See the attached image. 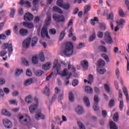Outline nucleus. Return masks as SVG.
Wrapping results in <instances>:
<instances>
[{
  "label": "nucleus",
  "mask_w": 129,
  "mask_h": 129,
  "mask_svg": "<svg viewBox=\"0 0 129 129\" xmlns=\"http://www.w3.org/2000/svg\"><path fill=\"white\" fill-rule=\"evenodd\" d=\"M74 52V46L73 45V43L72 42H68L66 44V48L63 51V54L66 55V56H71V55L73 54Z\"/></svg>",
  "instance_id": "f257e3e1"
},
{
  "label": "nucleus",
  "mask_w": 129,
  "mask_h": 129,
  "mask_svg": "<svg viewBox=\"0 0 129 129\" xmlns=\"http://www.w3.org/2000/svg\"><path fill=\"white\" fill-rule=\"evenodd\" d=\"M19 120L22 125H31V118L27 115L20 116Z\"/></svg>",
  "instance_id": "f03ea898"
},
{
  "label": "nucleus",
  "mask_w": 129,
  "mask_h": 129,
  "mask_svg": "<svg viewBox=\"0 0 129 129\" xmlns=\"http://www.w3.org/2000/svg\"><path fill=\"white\" fill-rule=\"evenodd\" d=\"M2 48L3 49V50H7V49H8V52L10 55H12L13 53V51H14V49L13 48V43H3L2 46Z\"/></svg>",
  "instance_id": "7ed1b4c3"
},
{
  "label": "nucleus",
  "mask_w": 129,
  "mask_h": 129,
  "mask_svg": "<svg viewBox=\"0 0 129 129\" xmlns=\"http://www.w3.org/2000/svg\"><path fill=\"white\" fill-rule=\"evenodd\" d=\"M52 19L57 23H63L65 22V17L63 15H59L57 14H54L52 15Z\"/></svg>",
  "instance_id": "20e7f679"
},
{
  "label": "nucleus",
  "mask_w": 129,
  "mask_h": 129,
  "mask_svg": "<svg viewBox=\"0 0 129 129\" xmlns=\"http://www.w3.org/2000/svg\"><path fill=\"white\" fill-rule=\"evenodd\" d=\"M34 101L36 104H33L29 107V111L30 113H34L35 111L37 110V108H38V104H39V100L38 99V98L34 97Z\"/></svg>",
  "instance_id": "39448f33"
},
{
  "label": "nucleus",
  "mask_w": 129,
  "mask_h": 129,
  "mask_svg": "<svg viewBox=\"0 0 129 129\" xmlns=\"http://www.w3.org/2000/svg\"><path fill=\"white\" fill-rule=\"evenodd\" d=\"M105 41L107 44H112L113 43V40H112V38L110 36V33L108 32H106L105 33Z\"/></svg>",
  "instance_id": "423d86ee"
},
{
  "label": "nucleus",
  "mask_w": 129,
  "mask_h": 129,
  "mask_svg": "<svg viewBox=\"0 0 129 129\" xmlns=\"http://www.w3.org/2000/svg\"><path fill=\"white\" fill-rule=\"evenodd\" d=\"M3 123L4 124V126L6 128H11L13 126V124L12 123V122L8 119H4L3 120Z\"/></svg>",
  "instance_id": "0eeeda50"
},
{
  "label": "nucleus",
  "mask_w": 129,
  "mask_h": 129,
  "mask_svg": "<svg viewBox=\"0 0 129 129\" xmlns=\"http://www.w3.org/2000/svg\"><path fill=\"white\" fill-rule=\"evenodd\" d=\"M41 35L42 38H45V37H46L47 39H50V36L48 34V30L46 27L42 28L41 30Z\"/></svg>",
  "instance_id": "6e6552de"
},
{
  "label": "nucleus",
  "mask_w": 129,
  "mask_h": 129,
  "mask_svg": "<svg viewBox=\"0 0 129 129\" xmlns=\"http://www.w3.org/2000/svg\"><path fill=\"white\" fill-rule=\"evenodd\" d=\"M31 43V38H27L23 42V46L24 48H29Z\"/></svg>",
  "instance_id": "1a4fd4ad"
},
{
  "label": "nucleus",
  "mask_w": 129,
  "mask_h": 129,
  "mask_svg": "<svg viewBox=\"0 0 129 129\" xmlns=\"http://www.w3.org/2000/svg\"><path fill=\"white\" fill-rule=\"evenodd\" d=\"M33 18L34 16H33V14L28 13H26L24 17V20L26 21H32Z\"/></svg>",
  "instance_id": "9d476101"
},
{
  "label": "nucleus",
  "mask_w": 129,
  "mask_h": 129,
  "mask_svg": "<svg viewBox=\"0 0 129 129\" xmlns=\"http://www.w3.org/2000/svg\"><path fill=\"white\" fill-rule=\"evenodd\" d=\"M19 34L20 36H22V37H25L29 34V31L26 29L21 28L19 30Z\"/></svg>",
  "instance_id": "9b49d317"
},
{
  "label": "nucleus",
  "mask_w": 129,
  "mask_h": 129,
  "mask_svg": "<svg viewBox=\"0 0 129 129\" xmlns=\"http://www.w3.org/2000/svg\"><path fill=\"white\" fill-rule=\"evenodd\" d=\"M81 65L84 70H87V69H88V66H89L88 61L86 60L82 61L81 62Z\"/></svg>",
  "instance_id": "f8f14e48"
},
{
  "label": "nucleus",
  "mask_w": 129,
  "mask_h": 129,
  "mask_svg": "<svg viewBox=\"0 0 129 129\" xmlns=\"http://www.w3.org/2000/svg\"><path fill=\"white\" fill-rule=\"evenodd\" d=\"M93 76L91 74H90L88 76V81L84 79V81L85 83H86L87 82L88 84H90L91 85L92 84V82H93Z\"/></svg>",
  "instance_id": "ddd939ff"
},
{
  "label": "nucleus",
  "mask_w": 129,
  "mask_h": 129,
  "mask_svg": "<svg viewBox=\"0 0 129 129\" xmlns=\"http://www.w3.org/2000/svg\"><path fill=\"white\" fill-rule=\"evenodd\" d=\"M76 111L78 113V114L81 115L82 114L83 112H84V109L81 105H79L77 106L76 109Z\"/></svg>",
  "instance_id": "4468645a"
},
{
  "label": "nucleus",
  "mask_w": 129,
  "mask_h": 129,
  "mask_svg": "<svg viewBox=\"0 0 129 129\" xmlns=\"http://www.w3.org/2000/svg\"><path fill=\"white\" fill-rule=\"evenodd\" d=\"M55 94L53 95V96L52 97L51 100L52 101H55L56 100V98H57V95L60 91H61V90L59 89V88L56 87L55 88Z\"/></svg>",
  "instance_id": "2eb2a0df"
},
{
  "label": "nucleus",
  "mask_w": 129,
  "mask_h": 129,
  "mask_svg": "<svg viewBox=\"0 0 129 129\" xmlns=\"http://www.w3.org/2000/svg\"><path fill=\"white\" fill-rule=\"evenodd\" d=\"M54 66L53 68H56V71L57 73L59 72V70H60V64L58 63V60L56 59L54 60L53 62Z\"/></svg>",
  "instance_id": "dca6fc26"
},
{
  "label": "nucleus",
  "mask_w": 129,
  "mask_h": 129,
  "mask_svg": "<svg viewBox=\"0 0 129 129\" xmlns=\"http://www.w3.org/2000/svg\"><path fill=\"white\" fill-rule=\"evenodd\" d=\"M83 101L86 106H87L88 107H89V106H90V102L89 101V98H88L87 96H85L84 97Z\"/></svg>",
  "instance_id": "f3484780"
},
{
  "label": "nucleus",
  "mask_w": 129,
  "mask_h": 129,
  "mask_svg": "<svg viewBox=\"0 0 129 129\" xmlns=\"http://www.w3.org/2000/svg\"><path fill=\"white\" fill-rule=\"evenodd\" d=\"M23 25L24 27H26V28H28V29H33V28H34V24L33 23L23 22Z\"/></svg>",
  "instance_id": "a211bd4d"
},
{
  "label": "nucleus",
  "mask_w": 129,
  "mask_h": 129,
  "mask_svg": "<svg viewBox=\"0 0 129 129\" xmlns=\"http://www.w3.org/2000/svg\"><path fill=\"white\" fill-rule=\"evenodd\" d=\"M105 66V61L102 59H100L98 62V67L99 68H102Z\"/></svg>",
  "instance_id": "6ab92c4d"
},
{
  "label": "nucleus",
  "mask_w": 129,
  "mask_h": 129,
  "mask_svg": "<svg viewBox=\"0 0 129 129\" xmlns=\"http://www.w3.org/2000/svg\"><path fill=\"white\" fill-rule=\"evenodd\" d=\"M91 10L90 5H87L84 7V15H87L88 13Z\"/></svg>",
  "instance_id": "aec40b11"
},
{
  "label": "nucleus",
  "mask_w": 129,
  "mask_h": 129,
  "mask_svg": "<svg viewBox=\"0 0 129 129\" xmlns=\"http://www.w3.org/2000/svg\"><path fill=\"white\" fill-rule=\"evenodd\" d=\"M66 35V30H64L62 31H61L59 35V41H62L63 39L65 37V36Z\"/></svg>",
  "instance_id": "412c9836"
},
{
  "label": "nucleus",
  "mask_w": 129,
  "mask_h": 129,
  "mask_svg": "<svg viewBox=\"0 0 129 129\" xmlns=\"http://www.w3.org/2000/svg\"><path fill=\"white\" fill-rule=\"evenodd\" d=\"M34 73L35 75H36V76L39 77V76H42V75L44 74V72L42 70H38L35 71L34 72Z\"/></svg>",
  "instance_id": "4be33fe9"
},
{
  "label": "nucleus",
  "mask_w": 129,
  "mask_h": 129,
  "mask_svg": "<svg viewBox=\"0 0 129 129\" xmlns=\"http://www.w3.org/2000/svg\"><path fill=\"white\" fill-rule=\"evenodd\" d=\"M85 91L87 93H90V94L93 93V90L89 86H86Z\"/></svg>",
  "instance_id": "5701e85b"
},
{
  "label": "nucleus",
  "mask_w": 129,
  "mask_h": 129,
  "mask_svg": "<svg viewBox=\"0 0 129 129\" xmlns=\"http://www.w3.org/2000/svg\"><path fill=\"white\" fill-rule=\"evenodd\" d=\"M36 119H45V115L41 114V113H37L35 116Z\"/></svg>",
  "instance_id": "b1692460"
},
{
  "label": "nucleus",
  "mask_w": 129,
  "mask_h": 129,
  "mask_svg": "<svg viewBox=\"0 0 129 129\" xmlns=\"http://www.w3.org/2000/svg\"><path fill=\"white\" fill-rule=\"evenodd\" d=\"M37 43H38V38L37 37H33L31 41L32 47H34V46H36V45H37Z\"/></svg>",
  "instance_id": "393cba45"
},
{
  "label": "nucleus",
  "mask_w": 129,
  "mask_h": 129,
  "mask_svg": "<svg viewBox=\"0 0 129 129\" xmlns=\"http://www.w3.org/2000/svg\"><path fill=\"white\" fill-rule=\"evenodd\" d=\"M69 99L71 102H73L75 100L74 94L72 92H70L69 94Z\"/></svg>",
  "instance_id": "a878e982"
},
{
  "label": "nucleus",
  "mask_w": 129,
  "mask_h": 129,
  "mask_svg": "<svg viewBox=\"0 0 129 129\" xmlns=\"http://www.w3.org/2000/svg\"><path fill=\"white\" fill-rule=\"evenodd\" d=\"M51 63L50 62H46V64L42 66L43 70H49L50 69V66Z\"/></svg>",
  "instance_id": "bb28decb"
},
{
  "label": "nucleus",
  "mask_w": 129,
  "mask_h": 129,
  "mask_svg": "<svg viewBox=\"0 0 129 129\" xmlns=\"http://www.w3.org/2000/svg\"><path fill=\"white\" fill-rule=\"evenodd\" d=\"M33 83V79H28L24 83L25 86H28V85H31Z\"/></svg>",
  "instance_id": "cd10ccee"
},
{
  "label": "nucleus",
  "mask_w": 129,
  "mask_h": 129,
  "mask_svg": "<svg viewBox=\"0 0 129 129\" xmlns=\"http://www.w3.org/2000/svg\"><path fill=\"white\" fill-rule=\"evenodd\" d=\"M43 94H45V95H46V96H49L50 95V89H49V87H45V90L43 92Z\"/></svg>",
  "instance_id": "c85d7f7f"
},
{
  "label": "nucleus",
  "mask_w": 129,
  "mask_h": 129,
  "mask_svg": "<svg viewBox=\"0 0 129 129\" xmlns=\"http://www.w3.org/2000/svg\"><path fill=\"white\" fill-rule=\"evenodd\" d=\"M53 11L54 12L58 13V14H63V11H62L61 9L59 8V7L57 6L53 7Z\"/></svg>",
  "instance_id": "c756f323"
},
{
  "label": "nucleus",
  "mask_w": 129,
  "mask_h": 129,
  "mask_svg": "<svg viewBox=\"0 0 129 129\" xmlns=\"http://www.w3.org/2000/svg\"><path fill=\"white\" fill-rule=\"evenodd\" d=\"M61 8H62V9L66 10V11H68V10L70 9V3H67L66 4H63Z\"/></svg>",
  "instance_id": "7c9ffc66"
},
{
  "label": "nucleus",
  "mask_w": 129,
  "mask_h": 129,
  "mask_svg": "<svg viewBox=\"0 0 129 129\" xmlns=\"http://www.w3.org/2000/svg\"><path fill=\"white\" fill-rule=\"evenodd\" d=\"M98 49L100 52H104V53H106V52H107V50L106 49V47H105V46L100 45L99 46Z\"/></svg>",
  "instance_id": "2f4dec72"
},
{
  "label": "nucleus",
  "mask_w": 129,
  "mask_h": 129,
  "mask_svg": "<svg viewBox=\"0 0 129 129\" xmlns=\"http://www.w3.org/2000/svg\"><path fill=\"white\" fill-rule=\"evenodd\" d=\"M38 57L41 62H44V61H45V55H44V52H42L39 55Z\"/></svg>",
  "instance_id": "473e14b6"
},
{
  "label": "nucleus",
  "mask_w": 129,
  "mask_h": 129,
  "mask_svg": "<svg viewBox=\"0 0 129 129\" xmlns=\"http://www.w3.org/2000/svg\"><path fill=\"white\" fill-rule=\"evenodd\" d=\"M15 14H16V9L14 8H11L9 17H10V18H14Z\"/></svg>",
  "instance_id": "72a5a7b5"
},
{
  "label": "nucleus",
  "mask_w": 129,
  "mask_h": 129,
  "mask_svg": "<svg viewBox=\"0 0 129 129\" xmlns=\"http://www.w3.org/2000/svg\"><path fill=\"white\" fill-rule=\"evenodd\" d=\"M110 129H118L117 127V126L115 124V123H114L113 121H111L110 123Z\"/></svg>",
  "instance_id": "f704fd0d"
},
{
  "label": "nucleus",
  "mask_w": 129,
  "mask_h": 129,
  "mask_svg": "<svg viewBox=\"0 0 129 129\" xmlns=\"http://www.w3.org/2000/svg\"><path fill=\"white\" fill-rule=\"evenodd\" d=\"M32 61L33 64H38V57L36 55L33 56L32 58Z\"/></svg>",
  "instance_id": "c9c22d12"
},
{
  "label": "nucleus",
  "mask_w": 129,
  "mask_h": 129,
  "mask_svg": "<svg viewBox=\"0 0 129 129\" xmlns=\"http://www.w3.org/2000/svg\"><path fill=\"white\" fill-rule=\"evenodd\" d=\"M2 114H4V115H7L8 116H11V113L5 109L2 110Z\"/></svg>",
  "instance_id": "e433bc0d"
},
{
  "label": "nucleus",
  "mask_w": 129,
  "mask_h": 129,
  "mask_svg": "<svg viewBox=\"0 0 129 129\" xmlns=\"http://www.w3.org/2000/svg\"><path fill=\"white\" fill-rule=\"evenodd\" d=\"M32 100H33V99L32 98V96L31 95L27 96L25 98V101L27 102V103H32Z\"/></svg>",
  "instance_id": "4c0bfd02"
},
{
  "label": "nucleus",
  "mask_w": 129,
  "mask_h": 129,
  "mask_svg": "<svg viewBox=\"0 0 129 129\" xmlns=\"http://www.w3.org/2000/svg\"><path fill=\"white\" fill-rule=\"evenodd\" d=\"M118 14L120 17H122V18H123L125 16V15L123 13V10H122V9L120 8V7H119L118 9Z\"/></svg>",
  "instance_id": "58836bf2"
},
{
  "label": "nucleus",
  "mask_w": 129,
  "mask_h": 129,
  "mask_svg": "<svg viewBox=\"0 0 129 129\" xmlns=\"http://www.w3.org/2000/svg\"><path fill=\"white\" fill-rule=\"evenodd\" d=\"M32 4L33 6H35V8H32V11H33V12H35V11L37 10V9L36 8V5H38V4H39V0H33L32 2Z\"/></svg>",
  "instance_id": "ea45409f"
},
{
  "label": "nucleus",
  "mask_w": 129,
  "mask_h": 129,
  "mask_svg": "<svg viewBox=\"0 0 129 129\" xmlns=\"http://www.w3.org/2000/svg\"><path fill=\"white\" fill-rule=\"evenodd\" d=\"M70 69H71L72 72L75 73L76 71L75 68H74L73 66H71L70 62H69V65H68V70H70Z\"/></svg>",
  "instance_id": "a19ab883"
},
{
  "label": "nucleus",
  "mask_w": 129,
  "mask_h": 129,
  "mask_svg": "<svg viewBox=\"0 0 129 129\" xmlns=\"http://www.w3.org/2000/svg\"><path fill=\"white\" fill-rule=\"evenodd\" d=\"M22 62L24 65H25L26 66H29V61L27 60L25 57H22Z\"/></svg>",
  "instance_id": "79ce46f5"
},
{
  "label": "nucleus",
  "mask_w": 129,
  "mask_h": 129,
  "mask_svg": "<svg viewBox=\"0 0 129 129\" xmlns=\"http://www.w3.org/2000/svg\"><path fill=\"white\" fill-rule=\"evenodd\" d=\"M124 23H125V21L123 19H121L119 21H116V23L118 26H123Z\"/></svg>",
  "instance_id": "37998d69"
},
{
  "label": "nucleus",
  "mask_w": 129,
  "mask_h": 129,
  "mask_svg": "<svg viewBox=\"0 0 129 129\" xmlns=\"http://www.w3.org/2000/svg\"><path fill=\"white\" fill-rule=\"evenodd\" d=\"M85 46V44L84 43L80 42L79 44L77 45L76 48L78 50H79V49H81V48H83Z\"/></svg>",
  "instance_id": "c03bdc74"
},
{
  "label": "nucleus",
  "mask_w": 129,
  "mask_h": 129,
  "mask_svg": "<svg viewBox=\"0 0 129 129\" xmlns=\"http://www.w3.org/2000/svg\"><path fill=\"white\" fill-rule=\"evenodd\" d=\"M113 119L114 121H117L118 120V112H116L113 116Z\"/></svg>",
  "instance_id": "a18cd8bd"
},
{
  "label": "nucleus",
  "mask_w": 129,
  "mask_h": 129,
  "mask_svg": "<svg viewBox=\"0 0 129 129\" xmlns=\"http://www.w3.org/2000/svg\"><path fill=\"white\" fill-rule=\"evenodd\" d=\"M115 104V102L114 101V100L112 99L110 100L109 102V107L111 108L112 107H113L114 106V105Z\"/></svg>",
  "instance_id": "49530a36"
},
{
  "label": "nucleus",
  "mask_w": 129,
  "mask_h": 129,
  "mask_svg": "<svg viewBox=\"0 0 129 129\" xmlns=\"http://www.w3.org/2000/svg\"><path fill=\"white\" fill-rule=\"evenodd\" d=\"M95 22H98V18L97 17L94 18V19L91 20V25L94 26L95 25Z\"/></svg>",
  "instance_id": "de8ad7c7"
},
{
  "label": "nucleus",
  "mask_w": 129,
  "mask_h": 129,
  "mask_svg": "<svg viewBox=\"0 0 129 129\" xmlns=\"http://www.w3.org/2000/svg\"><path fill=\"white\" fill-rule=\"evenodd\" d=\"M113 13L111 12L109 14V16L107 17V20H111V22H113Z\"/></svg>",
  "instance_id": "09e8293b"
},
{
  "label": "nucleus",
  "mask_w": 129,
  "mask_h": 129,
  "mask_svg": "<svg viewBox=\"0 0 129 129\" xmlns=\"http://www.w3.org/2000/svg\"><path fill=\"white\" fill-rule=\"evenodd\" d=\"M56 5L60 8H62L63 7V0H57L56 2Z\"/></svg>",
  "instance_id": "8fccbe9b"
},
{
  "label": "nucleus",
  "mask_w": 129,
  "mask_h": 129,
  "mask_svg": "<svg viewBox=\"0 0 129 129\" xmlns=\"http://www.w3.org/2000/svg\"><path fill=\"white\" fill-rule=\"evenodd\" d=\"M104 88L106 92H107V93H109L110 92V88H109V86L107 85V84H105L104 85Z\"/></svg>",
  "instance_id": "3c124183"
},
{
  "label": "nucleus",
  "mask_w": 129,
  "mask_h": 129,
  "mask_svg": "<svg viewBox=\"0 0 129 129\" xmlns=\"http://www.w3.org/2000/svg\"><path fill=\"white\" fill-rule=\"evenodd\" d=\"M95 38H96V35H95V32H94L92 35L90 36L89 40L91 42H92Z\"/></svg>",
  "instance_id": "603ef678"
},
{
  "label": "nucleus",
  "mask_w": 129,
  "mask_h": 129,
  "mask_svg": "<svg viewBox=\"0 0 129 129\" xmlns=\"http://www.w3.org/2000/svg\"><path fill=\"white\" fill-rule=\"evenodd\" d=\"M21 73H23V70L18 69L16 72V76H20L21 75Z\"/></svg>",
  "instance_id": "864d4df0"
},
{
  "label": "nucleus",
  "mask_w": 129,
  "mask_h": 129,
  "mask_svg": "<svg viewBox=\"0 0 129 129\" xmlns=\"http://www.w3.org/2000/svg\"><path fill=\"white\" fill-rule=\"evenodd\" d=\"M26 73L27 76L31 77L33 75V73H32V71L30 69L27 70Z\"/></svg>",
  "instance_id": "5fc2aeb1"
},
{
  "label": "nucleus",
  "mask_w": 129,
  "mask_h": 129,
  "mask_svg": "<svg viewBox=\"0 0 129 129\" xmlns=\"http://www.w3.org/2000/svg\"><path fill=\"white\" fill-rule=\"evenodd\" d=\"M123 108V101L122 100H121L120 101V103H119V109L121 111H122Z\"/></svg>",
  "instance_id": "6e6d98bb"
},
{
  "label": "nucleus",
  "mask_w": 129,
  "mask_h": 129,
  "mask_svg": "<svg viewBox=\"0 0 129 129\" xmlns=\"http://www.w3.org/2000/svg\"><path fill=\"white\" fill-rule=\"evenodd\" d=\"M118 100H120V99H122V92H121V90H118Z\"/></svg>",
  "instance_id": "4d7b16f0"
},
{
  "label": "nucleus",
  "mask_w": 129,
  "mask_h": 129,
  "mask_svg": "<svg viewBox=\"0 0 129 129\" xmlns=\"http://www.w3.org/2000/svg\"><path fill=\"white\" fill-rule=\"evenodd\" d=\"M10 104H14V105H18V101L17 100H11L9 101Z\"/></svg>",
  "instance_id": "13d9d810"
},
{
  "label": "nucleus",
  "mask_w": 129,
  "mask_h": 129,
  "mask_svg": "<svg viewBox=\"0 0 129 129\" xmlns=\"http://www.w3.org/2000/svg\"><path fill=\"white\" fill-rule=\"evenodd\" d=\"M97 105H98V104L96 103L94 104L93 106V108L95 111H98V110H99V108H98V106Z\"/></svg>",
  "instance_id": "bf43d9fd"
},
{
  "label": "nucleus",
  "mask_w": 129,
  "mask_h": 129,
  "mask_svg": "<svg viewBox=\"0 0 129 129\" xmlns=\"http://www.w3.org/2000/svg\"><path fill=\"white\" fill-rule=\"evenodd\" d=\"M78 124L80 129H85V126H84V125L81 122L78 121Z\"/></svg>",
  "instance_id": "052dcab7"
},
{
  "label": "nucleus",
  "mask_w": 129,
  "mask_h": 129,
  "mask_svg": "<svg viewBox=\"0 0 129 129\" xmlns=\"http://www.w3.org/2000/svg\"><path fill=\"white\" fill-rule=\"evenodd\" d=\"M122 91H123V93H124V95H126L128 94V93L127 92V88H126L125 86H123L122 87Z\"/></svg>",
  "instance_id": "680f3d73"
},
{
  "label": "nucleus",
  "mask_w": 129,
  "mask_h": 129,
  "mask_svg": "<svg viewBox=\"0 0 129 129\" xmlns=\"http://www.w3.org/2000/svg\"><path fill=\"white\" fill-rule=\"evenodd\" d=\"M79 83V81H78V80H74L73 81L72 85L73 86H77Z\"/></svg>",
  "instance_id": "e2e57ef3"
},
{
  "label": "nucleus",
  "mask_w": 129,
  "mask_h": 129,
  "mask_svg": "<svg viewBox=\"0 0 129 129\" xmlns=\"http://www.w3.org/2000/svg\"><path fill=\"white\" fill-rule=\"evenodd\" d=\"M8 52L5 50H3L0 51V56L1 57H4L5 55H7Z\"/></svg>",
  "instance_id": "0e129e2a"
},
{
  "label": "nucleus",
  "mask_w": 129,
  "mask_h": 129,
  "mask_svg": "<svg viewBox=\"0 0 129 129\" xmlns=\"http://www.w3.org/2000/svg\"><path fill=\"white\" fill-rule=\"evenodd\" d=\"M56 29L55 28H52L49 30V33L51 34V35H55L56 33Z\"/></svg>",
  "instance_id": "69168bd1"
},
{
  "label": "nucleus",
  "mask_w": 129,
  "mask_h": 129,
  "mask_svg": "<svg viewBox=\"0 0 129 129\" xmlns=\"http://www.w3.org/2000/svg\"><path fill=\"white\" fill-rule=\"evenodd\" d=\"M67 71H68V70H67V69H64L62 73L61 74V76L62 77H65V76H67Z\"/></svg>",
  "instance_id": "338daca9"
},
{
  "label": "nucleus",
  "mask_w": 129,
  "mask_h": 129,
  "mask_svg": "<svg viewBox=\"0 0 129 129\" xmlns=\"http://www.w3.org/2000/svg\"><path fill=\"white\" fill-rule=\"evenodd\" d=\"M100 29L102 30H105V24L104 23H101L100 24Z\"/></svg>",
  "instance_id": "774afa93"
}]
</instances>
